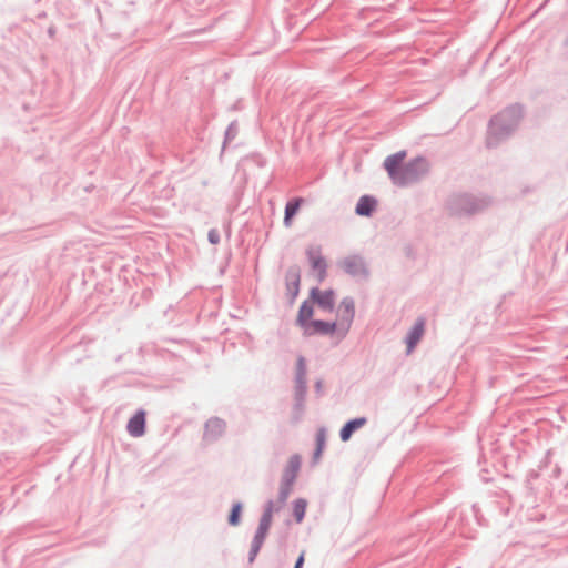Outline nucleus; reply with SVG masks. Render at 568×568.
Instances as JSON below:
<instances>
[{
	"instance_id": "f704fd0d",
	"label": "nucleus",
	"mask_w": 568,
	"mask_h": 568,
	"mask_svg": "<svg viewBox=\"0 0 568 568\" xmlns=\"http://www.w3.org/2000/svg\"><path fill=\"white\" fill-rule=\"evenodd\" d=\"M48 33H49V36H50V37H53V36H54V33H55L54 28H53V27H50V28L48 29Z\"/></svg>"
},
{
	"instance_id": "2f4dec72",
	"label": "nucleus",
	"mask_w": 568,
	"mask_h": 568,
	"mask_svg": "<svg viewBox=\"0 0 568 568\" xmlns=\"http://www.w3.org/2000/svg\"><path fill=\"white\" fill-rule=\"evenodd\" d=\"M305 561V551L303 550L300 556L297 557L294 568H303Z\"/></svg>"
},
{
	"instance_id": "39448f33",
	"label": "nucleus",
	"mask_w": 568,
	"mask_h": 568,
	"mask_svg": "<svg viewBox=\"0 0 568 568\" xmlns=\"http://www.w3.org/2000/svg\"><path fill=\"white\" fill-rule=\"evenodd\" d=\"M307 366L304 356L300 355L296 359L294 377V400L305 402L307 394Z\"/></svg>"
},
{
	"instance_id": "a878e982",
	"label": "nucleus",
	"mask_w": 568,
	"mask_h": 568,
	"mask_svg": "<svg viewBox=\"0 0 568 568\" xmlns=\"http://www.w3.org/2000/svg\"><path fill=\"white\" fill-rule=\"evenodd\" d=\"M268 530H270V528L258 525L252 541L263 545L266 539V536L268 534Z\"/></svg>"
},
{
	"instance_id": "72a5a7b5",
	"label": "nucleus",
	"mask_w": 568,
	"mask_h": 568,
	"mask_svg": "<svg viewBox=\"0 0 568 568\" xmlns=\"http://www.w3.org/2000/svg\"><path fill=\"white\" fill-rule=\"evenodd\" d=\"M560 474H561V468L557 465V466L554 468V470H552V476H554L555 478H558V477L560 476Z\"/></svg>"
},
{
	"instance_id": "f8f14e48",
	"label": "nucleus",
	"mask_w": 568,
	"mask_h": 568,
	"mask_svg": "<svg viewBox=\"0 0 568 568\" xmlns=\"http://www.w3.org/2000/svg\"><path fill=\"white\" fill-rule=\"evenodd\" d=\"M426 325V320L424 317H418L414 325L409 328L406 337L405 343L407 346V353L409 354L419 343L424 335Z\"/></svg>"
},
{
	"instance_id": "423d86ee",
	"label": "nucleus",
	"mask_w": 568,
	"mask_h": 568,
	"mask_svg": "<svg viewBox=\"0 0 568 568\" xmlns=\"http://www.w3.org/2000/svg\"><path fill=\"white\" fill-rule=\"evenodd\" d=\"M341 266L346 274L354 278L366 280L369 276V270L364 258L357 254L346 256Z\"/></svg>"
},
{
	"instance_id": "473e14b6",
	"label": "nucleus",
	"mask_w": 568,
	"mask_h": 568,
	"mask_svg": "<svg viewBox=\"0 0 568 568\" xmlns=\"http://www.w3.org/2000/svg\"><path fill=\"white\" fill-rule=\"evenodd\" d=\"M539 471H540L539 469L538 470H534V469L530 470L528 473V478L529 479H537L539 477Z\"/></svg>"
},
{
	"instance_id": "4be33fe9",
	"label": "nucleus",
	"mask_w": 568,
	"mask_h": 568,
	"mask_svg": "<svg viewBox=\"0 0 568 568\" xmlns=\"http://www.w3.org/2000/svg\"><path fill=\"white\" fill-rule=\"evenodd\" d=\"M242 510H243V504L241 501H236L232 505L231 511L227 517V523L230 526H239L240 525Z\"/></svg>"
},
{
	"instance_id": "412c9836",
	"label": "nucleus",
	"mask_w": 568,
	"mask_h": 568,
	"mask_svg": "<svg viewBox=\"0 0 568 568\" xmlns=\"http://www.w3.org/2000/svg\"><path fill=\"white\" fill-rule=\"evenodd\" d=\"M307 501L304 498H297L293 503V515L296 523H302L306 513Z\"/></svg>"
},
{
	"instance_id": "6e6552de",
	"label": "nucleus",
	"mask_w": 568,
	"mask_h": 568,
	"mask_svg": "<svg viewBox=\"0 0 568 568\" xmlns=\"http://www.w3.org/2000/svg\"><path fill=\"white\" fill-rule=\"evenodd\" d=\"M300 284L301 270L297 265H292L287 268L285 273L286 296L291 305L295 302L300 293Z\"/></svg>"
},
{
	"instance_id": "dca6fc26",
	"label": "nucleus",
	"mask_w": 568,
	"mask_h": 568,
	"mask_svg": "<svg viewBox=\"0 0 568 568\" xmlns=\"http://www.w3.org/2000/svg\"><path fill=\"white\" fill-rule=\"evenodd\" d=\"M377 209V199L373 195H362L355 206V214L358 216L371 217Z\"/></svg>"
},
{
	"instance_id": "9b49d317",
	"label": "nucleus",
	"mask_w": 568,
	"mask_h": 568,
	"mask_svg": "<svg viewBox=\"0 0 568 568\" xmlns=\"http://www.w3.org/2000/svg\"><path fill=\"white\" fill-rule=\"evenodd\" d=\"M406 156L405 151H398L396 153H393L388 155L384 161V168L388 173V176L393 181V183L396 185L397 178L400 174V170L403 169V161Z\"/></svg>"
},
{
	"instance_id": "cd10ccee",
	"label": "nucleus",
	"mask_w": 568,
	"mask_h": 568,
	"mask_svg": "<svg viewBox=\"0 0 568 568\" xmlns=\"http://www.w3.org/2000/svg\"><path fill=\"white\" fill-rule=\"evenodd\" d=\"M305 410V402L294 400L293 412L295 415V419L298 420Z\"/></svg>"
},
{
	"instance_id": "0eeeda50",
	"label": "nucleus",
	"mask_w": 568,
	"mask_h": 568,
	"mask_svg": "<svg viewBox=\"0 0 568 568\" xmlns=\"http://www.w3.org/2000/svg\"><path fill=\"white\" fill-rule=\"evenodd\" d=\"M310 300L324 312L331 313L335 308V291L333 288L321 291L318 287H312Z\"/></svg>"
},
{
	"instance_id": "c85d7f7f",
	"label": "nucleus",
	"mask_w": 568,
	"mask_h": 568,
	"mask_svg": "<svg viewBox=\"0 0 568 568\" xmlns=\"http://www.w3.org/2000/svg\"><path fill=\"white\" fill-rule=\"evenodd\" d=\"M207 241L211 243V244H219L220 241H221V236H220V232L217 229H211L209 232H207Z\"/></svg>"
},
{
	"instance_id": "7ed1b4c3",
	"label": "nucleus",
	"mask_w": 568,
	"mask_h": 568,
	"mask_svg": "<svg viewBox=\"0 0 568 568\" xmlns=\"http://www.w3.org/2000/svg\"><path fill=\"white\" fill-rule=\"evenodd\" d=\"M429 172V162L425 156H416L404 163L397 178V186H407L419 182Z\"/></svg>"
},
{
	"instance_id": "c756f323",
	"label": "nucleus",
	"mask_w": 568,
	"mask_h": 568,
	"mask_svg": "<svg viewBox=\"0 0 568 568\" xmlns=\"http://www.w3.org/2000/svg\"><path fill=\"white\" fill-rule=\"evenodd\" d=\"M550 463H551V450H547L544 458L540 460V463L538 465V469L542 471L550 465Z\"/></svg>"
},
{
	"instance_id": "2eb2a0df",
	"label": "nucleus",
	"mask_w": 568,
	"mask_h": 568,
	"mask_svg": "<svg viewBox=\"0 0 568 568\" xmlns=\"http://www.w3.org/2000/svg\"><path fill=\"white\" fill-rule=\"evenodd\" d=\"M302 459L301 456L294 454L290 457L287 465L284 468L281 481L287 485H294L297 474L301 469Z\"/></svg>"
},
{
	"instance_id": "20e7f679",
	"label": "nucleus",
	"mask_w": 568,
	"mask_h": 568,
	"mask_svg": "<svg viewBox=\"0 0 568 568\" xmlns=\"http://www.w3.org/2000/svg\"><path fill=\"white\" fill-rule=\"evenodd\" d=\"M337 316L339 318V323L337 325L338 332L342 337H345L355 318V301L352 296H345L342 298L337 308Z\"/></svg>"
},
{
	"instance_id": "7c9ffc66",
	"label": "nucleus",
	"mask_w": 568,
	"mask_h": 568,
	"mask_svg": "<svg viewBox=\"0 0 568 568\" xmlns=\"http://www.w3.org/2000/svg\"><path fill=\"white\" fill-rule=\"evenodd\" d=\"M314 390H315V394H316L317 397H322L324 395L323 381L322 379H317L315 382Z\"/></svg>"
},
{
	"instance_id": "1a4fd4ad",
	"label": "nucleus",
	"mask_w": 568,
	"mask_h": 568,
	"mask_svg": "<svg viewBox=\"0 0 568 568\" xmlns=\"http://www.w3.org/2000/svg\"><path fill=\"white\" fill-rule=\"evenodd\" d=\"M226 430V422L217 416L209 418L204 424L203 440L214 443L219 440Z\"/></svg>"
},
{
	"instance_id": "bb28decb",
	"label": "nucleus",
	"mask_w": 568,
	"mask_h": 568,
	"mask_svg": "<svg viewBox=\"0 0 568 568\" xmlns=\"http://www.w3.org/2000/svg\"><path fill=\"white\" fill-rule=\"evenodd\" d=\"M263 545H260V544H256L254 541L251 542V549L248 551V562L250 564H253L254 560L256 559L261 548H262Z\"/></svg>"
},
{
	"instance_id": "f257e3e1",
	"label": "nucleus",
	"mask_w": 568,
	"mask_h": 568,
	"mask_svg": "<svg viewBox=\"0 0 568 568\" xmlns=\"http://www.w3.org/2000/svg\"><path fill=\"white\" fill-rule=\"evenodd\" d=\"M523 115L524 108L519 103L509 104L495 114L488 123L486 146L493 149L507 140L518 128Z\"/></svg>"
},
{
	"instance_id": "9d476101",
	"label": "nucleus",
	"mask_w": 568,
	"mask_h": 568,
	"mask_svg": "<svg viewBox=\"0 0 568 568\" xmlns=\"http://www.w3.org/2000/svg\"><path fill=\"white\" fill-rule=\"evenodd\" d=\"M338 329L337 322H327L323 320H314L302 332L303 336L311 337L315 335H332Z\"/></svg>"
},
{
	"instance_id": "393cba45",
	"label": "nucleus",
	"mask_w": 568,
	"mask_h": 568,
	"mask_svg": "<svg viewBox=\"0 0 568 568\" xmlns=\"http://www.w3.org/2000/svg\"><path fill=\"white\" fill-rule=\"evenodd\" d=\"M325 446V430L322 428L316 434V448L314 450L313 458L316 459L321 456Z\"/></svg>"
},
{
	"instance_id": "f3484780",
	"label": "nucleus",
	"mask_w": 568,
	"mask_h": 568,
	"mask_svg": "<svg viewBox=\"0 0 568 568\" xmlns=\"http://www.w3.org/2000/svg\"><path fill=\"white\" fill-rule=\"evenodd\" d=\"M367 418L365 416L356 417L347 420L342 428L339 429V438L342 442H348L353 434L365 426L367 424Z\"/></svg>"
},
{
	"instance_id": "5701e85b",
	"label": "nucleus",
	"mask_w": 568,
	"mask_h": 568,
	"mask_svg": "<svg viewBox=\"0 0 568 568\" xmlns=\"http://www.w3.org/2000/svg\"><path fill=\"white\" fill-rule=\"evenodd\" d=\"M292 485H287L286 483L281 481L277 497V506H275L276 511H278L286 504L287 498L292 491Z\"/></svg>"
},
{
	"instance_id": "ddd939ff",
	"label": "nucleus",
	"mask_w": 568,
	"mask_h": 568,
	"mask_svg": "<svg viewBox=\"0 0 568 568\" xmlns=\"http://www.w3.org/2000/svg\"><path fill=\"white\" fill-rule=\"evenodd\" d=\"M146 429L145 410L139 409L128 422L126 430L132 437H141Z\"/></svg>"
},
{
	"instance_id": "4468645a",
	"label": "nucleus",
	"mask_w": 568,
	"mask_h": 568,
	"mask_svg": "<svg viewBox=\"0 0 568 568\" xmlns=\"http://www.w3.org/2000/svg\"><path fill=\"white\" fill-rule=\"evenodd\" d=\"M307 258L314 271L317 272V278L322 282L327 275V263L321 254V250L308 248L306 251Z\"/></svg>"
},
{
	"instance_id": "a211bd4d",
	"label": "nucleus",
	"mask_w": 568,
	"mask_h": 568,
	"mask_svg": "<svg viewBox=\"0 0 568 568\" xmlns=\"http://www.w3.org/2000/svg\"><path fill=\"white\" fill-rule=\"evenodd\" d=\"M313 314V302L311 300L303 301L297 313L296 325L303 331L311 322L314 321Z\"/></svg>"
},
{
	"instance_id": "6ab92c4d",
	"label": "nucleus",
	"mask_w": 568,
	"mask_h": 568,
	"mask_svg": "<svg viewBox=\"0 0 568 568\" xmlns=\"http://www.w3.org/2000/svg\"><path fill=\"white\" fill-rule=\"evenodd\" d=\"M302 202H303L302 197H295V199L290 200L286 203L285 210H284V224H285V226H290L291 225V220L298 212V209H300Z\"/></svg>"
},
{
	"instance_id": "aec40b11",
	"label": "nucleus",
	"mask_w": 568,
	"mask_h": 568,
	"mask_svg": "<svg viewBox=\"0 0 568 568\" xmlns=\"http://www.w3.org/2000/svg\"><path fill=\"white\" fill-rule=\"evenodd\" d=\"M274 511H276L275 503L268 499L264 505V511L260 518L258 525L271 528Z\"/></svg>"
},
{
	"instance_id": "f03ea898",
	"label": "nucleus",
	"mask_w": 568,
	"mask_h": 568,
	"mask_svg": "<svg viewBox=\"0 0 568 568\" xmlns=\"http://www.w3.org/2000/svg\"><path fill=\"white\" fill-rule=\"evenodd\" d=\"M489 204L490 199L467 193H455L447 200V209L449 213L455 216L476 214L488 207Z\"/></svg>"
},
{
	"instance_id": "b1692460",
	"label": "nucleus",
	"mask_w": 568,
	"mask_h": 568,
	"mask_svg": "<svg viewBox=\"0 0 568 568\" xmlns=\"http://www.w3.org/2000/svg\"><path fill=\"white\" fill-rule=\"evenodd\" d=\"M239 134V123L236 120L232 121L225 132L222 149L224 150L229 143H231Z\"/></svg>"
}]
</instances>
